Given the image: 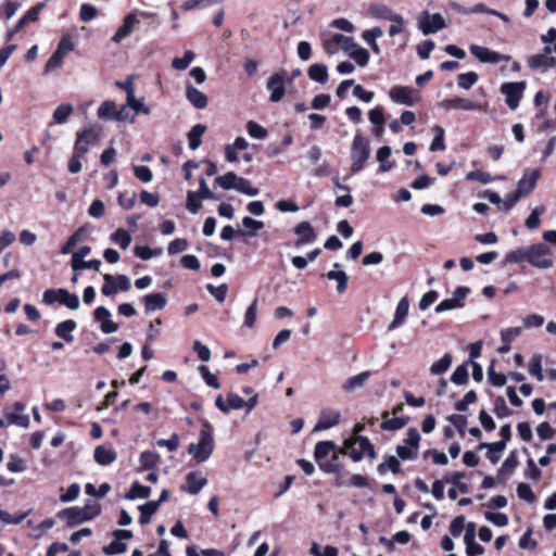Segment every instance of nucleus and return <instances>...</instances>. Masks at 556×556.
<instances>
[{"instance_id": "nucleus-1", "label": "nucleus", "mask_w": 556, "mask_h": 556, "mask_svg": "<svg viewBox=\"0 0 556 556\" xmlns=\"http://www.w3.org/2000/svg\"><path fill=\"white\" fill-rule=\"evenodd\" d=\"M343 42V51L348 53L361 67H364L369 62V52L354 42L352 37H346L341 34H333L330 38L323 41L325 51L329 54L337 53V43Z\"/></svg>"}, {"instance_id": "nucleus-2", "label": "nucleus", "mask_w": 556, "mask_h": 556, "mask_svg": "<svg viewBox=\"0 0 556 556\" xmlns=\"http://www.w3.org/2000/svg\"><path fill=\"white\" fill-rule=\"evenodd\" d=\"M339 448L332 441H320L315 445L314 457L318 467L326 473L340 471Z\"/></svg>"}, {"instance_id": "nucleus-3", "label": "nucleus", "mask_w": 556, "mask_h": 556, "mask_svg": "<svg viewBox=\"0 0 556 556\" xmlns=\"http://www.w3.org/2000/svg\"><path fill=\"white\" fill-rule=\"evenodd\" d=\"M214 451V438L212 434V426L205 422L200 430L199 440L197 443H191L188 446V453L192 456L195 463L201 464L206 462Z\"/></svg>"}, {"instance_id": "nucleus-4", "label": "nucleus", "mask_w": 556, "mask_h": 556, "mask_svg": "<svg viewBox=\"0 0 556 556\" xmlns=\"http://www.w3.org/2000/svg\"><path fill=\"white\" fill-rule=\"evenodd\" d=\"M339 453L349 455L354 462H361L365 455L370 459L376 457L374 445L366 437L355 435L344 441L342 447H339Z\"/></svg>"}, {"instance_id": "nucleus-5", "label": "nucleus", "mask_w": 556, "mask_h": 556, "mask_svg": "<svg viewBox=\"0 0 556 556\" xmlns=\"http://www.w3.org/2000/svg\"><path fill=\"white\" fill-rule=\"evenodd\" d=\"M370 153L369 139L357 132L351 143L350 170L352 174H357L365 168L366 163L370 157Z\"/></svg>"}, {"instance_id": "nucleus-6", "label": "nucleus", "mask_w": 556, "mask_h": 556, "mask_svg": "<svg viewBox=\"0 0 556 556\" xmlns=\"http://www.w3.org/2000/svg\"><path fill=\"white\" fill-rule=\"evenodd\" d=\"M103 128L100 124L93 123L76 134L74 150L86 154L90 147L94 146L101 138Z\"/></svg>"}, {"instance_id": "nucleus-7", "label": "nucleus", "mask_w": 556, "mask_h": 556, "mask_svg": "<svg viewBox=\"0 0 556 556\" xmlns=\"http://www.w3.org/2000/svg\"><path fill=\"white\" fill-rule=\"evenodd\" d=\"M99 514V507L97 505L86 507H68L58 513V518L66 521L67 526L74 527L79 523L91 520Z\"/></svg>"}, {"instance_id": "nucleus-8", "label": "nucleus", "mask_w": 556, "mask_h": 556, "mask_svg": "<svg viewBox=\"0 0 556 556\" xmlns=\"http://www.w3.org/2000/svg\"><path fill=\"white\" fill-rule=\"evenodd\" d=\"M552 251L544 243H536L528 247V263L541 269H546L553 266L551 258Z\"/></svg>"}, {"instance_id": "nucleus-9", "label": "nucleus", "mask_w": 556, "mask_h": 556, "mask_svg": "<svg viewBox=\"0 0 556 556\" xmlns=\"http://www.w3.org/2000/svg\"><path fill=\"white\" fill-rule=\"evenodd\" d=\"M526 88V81L502 84L501 92L504 94L505 102L510 110L515 111L519 106Z\"/></svg>"}, {"instance_id": "nucleus-10", "label": "nucleus", "mask_w": 556, "mask_h": 556, "mask_svg": "<svg viewBox=\"0 0 556 556\" xmlns=\"http://www.w3.org/2000/svg\"><path fill=\"white\" fill-rule=\"evenodd\" d=\"M417 22L419 29L425 36L435 34L446 27V22L440 13L430 14L427 11L422 12L418 16Z\"/></svg>"}, {"instance_id": "nucleus-11", "label": "nucleus", "mask_w": 556, "mask_h": 556, "mask_svg": "<svg viewBox=\"0 0 556 556\" xmlns=\"http://www.w3.org/2000/svg\"><path fill=\"white\" fill-rule=\"evenodd\" d=\"M104 283L101 292L105 296H113L118 291H128L131 287L130 279L126 275L112 276L109 274L103 275Z\"/></svg>"}, {"instance_id": "nucleus-12", "label": "nucleus", "mask_w": 556, "mask_h": 556, "mask_svg": "<svg viewBox=\"0 0 556 556\" xmlns=\"http://www.w3.org/2000/svg\"><path fill=\"white\" fill-rule=\"evenodd\" d=\"M390 99L399 104L412 106L420 99L418 90L406 86H394L389 92Z\"/></svg>"}, {"instance_id": "nucleus-13", "label": "nucleus", "mask_w": 556, "mask_h": 556, "mask_svg": "<svg viewBox=\"0 0 556 556\" xmlns=\"http://www.w3.org/2000/svg\"><path fill=\"white\" fill-rule=\"evenodd\" d=\"M420 434L415 428L408 429L403 445L396 447V453L402 459H413L417 455Z\"/></svg>"}, {"instance_id": "nucleus-14", "label": "nucleus", "mask_w": 556, "mask_h": 556, "mask_svg": "<svg viewBox=\"0 0 556 556\" xmlns=\"http://www.w3.org/2000/svg\"><path fill=\"white\" fill-rule=\"evenodd\" d=\"M286 72L274 73L267 80L266 88L269 91V100L279 102L286 93Z\"/></svg>"}, {"instance_id": "nucleus-15", "label": "nucleus", "mask_w": 556, "mask_h": 556, "mask_svg": "<svg viewBox=\"0 0 556 556\" xmlns=\"http://www.w3.org/2000/svg\"><path fill=\"white\" fill-rule=\"evenodd\" d=\"M471 54L477 58L482 63L496 64L502 61H509L510 56L506 54H501L496 51L490 50L486 47L471 45L469 48Z\"/></svg>"}, {"instance_id": "nucleus-16", "label": "nucleus", "mask_w": 556, "mask_h": 556, "mask_svg": "<svg viewBox=\"0 0 556 556\" xmlns=\"http://www.w3.org/2000/svg\"><path fill=\"white\" fill-rule=\"evenodd\" d=\"M13 409L14 410H11L7 407L2 412L8 421V425H15L27 429L29 427V417L23 414L26 409L25 405L22 402H15L13 404Z\"/></svg>"}, {"instance_id": "nucleus-17", "label": "nucleus", "mask_w": 556, "mask_h": 556, "mask_svg": "<svg viewBox=\"0 0 556 556\" xmlns=\"http://www.w3.org/2000/svg\"><path fill=\"white\" fill-rule=\"evenodd\" d=\"M439 106L445 110L463 111H477L484 109L481 103L465 98L444 99L439 103Z\"/></svg>"}, {"instance_id": "nucleus-18", "label": "nucleus", "mask_w": 556, "mask_h": 556, "mask_svg": "<svg viewBox=\"0 0 556 556\" xmlns=\"http://www.w3.org/2000/svg\"><path fill=\"white\" fill-rule=\"evenodd\" d=\"M93 316L94 319L100 324V330L103 333H114L118 330V325L111 319L112 314L106 307H97L93 312Z\"/></svg>"}, {"instance_id": "nucleus-19", "label": "nucleus", "mask_w": 556, "mask_h": 556, "mask_svg": "<svg viewBox=\"0 0 556 556\" xmlns=\"http://www.w3.org/2000/svg\"><path fill=\"white\" fill-rule=\"evenodd\" d=\"M294 232L299 237L294 247L301 249L306 244H311L316 240V232L308 222H302L294 227Z\"/></svg>"}, {"instance_id": "nucleus-20", "label": "nucleus", "mask_w": 556, "mask_h": 556, "mask_svg": "<svg viewBox=\"0 0 556 556\" xmlns=\"http://www.w3.org/2000/svg\"><path fill=\"white\" fill-rule=\"evenodd\" d=\"M144 312L150 314L163 309L167 304V295L163 292L149 293L142 298Z\"/></svg>"}, {"instance_id": "nucleus-21", "label": "nucleus", "mask_w": 556, "mask_h": 556, "mask_svg": "<svg viewBox=\"0 0 556 556\" xmlns=\"http://www.w3.org/2000/svg\"><path fill=\"white\" fill-rule=\"evenodd\" d=\"M409 313V301L406 296H403L395 308L393 320L389 324L388 330L393 331L400 328L404 323Z\"/></svg>"}, {"instance_id": "nucleus-22", "label": "nucleus", "mask_w": 556, "mask_h": 556, "mask_svg": "<svg viewBox=\"0 0 556 556\" xmlns=\"http://www.w3.org/2000/svg\"><path fill=\"white\" fill-rule=\"evenodd\" d=\"M540 173L536 169L527 172L517 184V192L522 197L528 195L536 187Z\"/></svg>"}, {"instance_id": "nucleus-23", "label": "nucleus", "mask_w": 556, "mask_h": 556, "mask_svg": "<svg viewBox=\"0 0 556 556\" xmlns=\"http://www.w3.org/2000/svg\"><path fill=\"white\" fill-rule=\"evenodd\" d=\"M340 413L334 409H324L314 427V431H321L332 428L339 424Z\"/></svg>"}, {"instance_id": "nucleus-24", "label": "nucleus", "mask_w": 556, "mask_h": 556, "mask_svg": "<svg viewBox=\"0 0 556 556\" xmlns=\"http://www.w3.org/2000/svg\"><path fill=\"white\" fill-rule=\"evenodd\" d=\"M206 484L207 479L200 471H192L186 477L184 490L192 495H197Z\"/></svg>"}, {"instance_id": "nucleus-25", "label": "nucleus", "mask_w": 556, "mask_h": 556, "mask_svg": "<svg viewBox=\"0 0 556 556\" xmlns=\"http://www.w3.org/2000/svg\"><path fill=\"white\" fill-rule=\"evenodd\" d=\"M519 460L516 452H510L497 472V481L505 482L518 467Z\"/></svg>"}, {"instance_id": "nucleus-26", "label": "nucleus", "mask_w": 556, "mask_h": 556, "mask_svg": "<svg viewBox=\"0 0 556 556\" xmlns=\"http://www.w3.org/2000/svg\"><path fill=\"white\" fill-rule=\"evenodd\" d=\"M117 453L113 447L99 445L94 448V460L101 466H109L116 460Z\"/></svg>"}, {"instance_id": "nucleus-27", "label": "nucleus", "mask_w": 556, "mask_h": 556, "mask_svg": "<svg viewBox=\"0 0 556 556\" xmlns=\"http://www.w3.org/2000/svg\"><path fill=\"white\" fill-rule=\"evenodd\" d=\"M139 23V20L135 14H129L125 17L123 25L117 29L112 40L116 43L124 40L130 35L134 27Z\"/></svg>"}, {"instance_id": "nucleus-28", "label": "nucleus", "mask_w": 556, "mask_h": 556, "mask_svg": "<svg viewBox=\"0 0 556 556\" xmlns=\"http://www.w3.org/2000/svg\"><path fill=\"white\" fill-rule=\"evenodd\" d=\"M186 97L195 109L202 110L207 105V97L191 84H187Z\"/></svg>"}, {"instance_id": "nucleus-29", "label": "nucleus", "mask_w": 556, "mask_h": 556, "mask_svg": "<svg viewBox=\"0 0 556 556\" xmlns=\"http://www.w3.org/2000/svg\"><path fill=\"white\" fill-rule=\"evenodd\" d=\"M77 328V324L73 319H66L62 323H59L55 326L54 332L55 336L64 341L71 343L74 341L73 332Z\"/></svg>"}, {"instance_id": "nucleus-30", "label": "nucleus", "mask_w": 556, "mask_h": 556, "mask_svg": "<svg viewBox=\"0 0 556 556\" xmlns=\"http://www.w3.org/2000/svg\"><path fill=\"white\" fill-rule=\"evenodd\" d=\"M370 377H371V371H369V370L362 371L355 376L350 377L345 381V383L343 384L342 388L346 392H353L355 390L363 388Z\"/></svg>"}, {"instance_id": "nucleus-31", "label": "nucleus", "mask_w": 556, "mask_h": 556, "mask_svg": "<svg viewBox=\"0 0 556 556\" xmlns=\"http://www.w3.org/2000/svg\"><path fill=\"white\" fill-rule=\"evenodd\" d=\"M479 448H488L486 457L489 458V460L492 464H496L500 460L502 453L506 448V443H505V441H497V442H493V443H481L479 445Z\"/></svg>"}, {"instance_id": "nucleus-32", "label": "nucleus", "mask_w": 556, "mask_h": 556, "mask_svg": "<svg viewBox=\"0 0 556 556\" xmlns=\"http://www.w3.org/2000/svg\"><path fill=\"white\" fill-rule=\"evenodd\" d=\"M528 65L533 70H546L556 65V59L546 54H535L528 59Z\"/></svg>"}, {"instance_id": "nucleus-33", "label": "nucleus", "mask_w": 556, "mask_h": 556, "mask_svg": "<svg viewBox=\"0 0 556 556\" xmlns=\"http://www.w3.org/2000/svg\"><path fill=\"white\" fill-rule=\"evenodd\" d=\"M74 108L72 104L68 103H62L60 104L53 112L52 115V122L49 124V126H52L54 124H65L68 119V117L73 114Z\"/></svg>"}, {"instance_id": "nucleus-34", "label": "nucleus", "mask_w": 556, "mask_h": 556, "mask_svg": "<svg viewBox=\"0 0 556 556\" xmlns=\"http://www.w3.org/2000/svg\"><path fill=\"white\" fill-rule=\"evenodd\" d=\"M308 77L317 83L326 84L328 81V67L325 64H313L308 68Z\"/></svg>"}, {"instance_id": "nucleus-35", "label": "nucleus", "mask_w": 556, "mask_h": 556, "mask_svg": "<svg viewBox=\"0 0 556 556\" xmlns=\"http://www.w3.org/2000/svg\"><path fill=\"white\" fill-rule=\"evenodd\" d=\"M151 494V488L134 482L129 491L125 494V498L134 501L136 498H148Z\"/></svg>"}, {"instance_id": "nucleus-36", "label": "nucleus", "mask_w": 556, "mask_h": 556, "mask_svg": "<svg viewBox=\"0 0 556 556\" xmlns=\"http://www.w3.org/2000/svg\"><path fill=\"white\" fill-rule=\"evenodd\" d=\"M116 104L112 100H105L97 110V115L102 121L115 119Z\"/></svg>"}, {"instance_id": "nucleus-37", "label": "nucleus", "mask_w": 556, "mask_h": 556, "mask_svg": "<svg viewBox=\"0 0 556 556\" xmlns=\"http://www.w3.org/2000/svg\"><path fill=\"white\" fill-rule=\"evenodd\" d=\"M382 418L381 428L383 430L395 431L402 429L406 425L405 418L397 416L390 417L389 413H384Z\"/></svg>"}, {"instance_id": "nucleus-38", "label": "nucleus", "mask_w": 556, "mask_h": 556, "mask_svg": "<svg viewBox=\"0 0 556 556\" xmlns=\"http://www.w3.org/2000/svg\"><path fill=\"white\" fill-rule=\"evenodd\" d=\"M205 126L202 124H197L191 128L188 134V144L191 150H197L201 146V138L205 132Z\"/></svg>"}, {"instance_id": "nucleus-39", "label": "nucleus", "mask_w": 556, "mask_h": 556, "mask_svg": "<svg viewBox=\"0 0 556 556\" xmlns=\"http://www.w3.org/2000/svg\"><path fill=\"white\" fill-rule=\"evenodd\" d=\"M157 509H159V502L150 501L143 505H140L139 506V510H140L139 522L141 525L149 523L152 516L156 513Z\"/></svg>"}, {"instance_id": "nucleus-40", "label": "nucleus", "mask_w": 556, "mask_h": 556, "mask_svg": "<svg viewBox=\"0 0 556 556\" xmlns=\"http://www.w3.org/2000/svg\"><path fill=\"white\" fill-rule=\"evenodd\" d=\"M110 240L121 249L126 250L131 243V236L125 229L118 228L110 236Z\"/></svg>"}, {"instance_id": "nucleus-41", "label": "nucleus", "mask_w": 556, "mask_h": 556, "mask_svg": "<svg viewBox=\"0 0 556 556\" xmlns=\"http://www.w3.org/2000/svg\"><path fill=\"white\" fill-rule=\"evenodd\" d=\"M329 280L337 281V291L343 293L348 288L349 277L343 270H330L326 274Z\"/></svg>"}, {"instance_id": "nucleus-42", "label": "nucleus", "mask_w": 556, "mask_h": 556, "mask_svg": "<svg viewBox=\"0 0 556 556\" xmlns=\"http://www.w3.org/2000/svg\"><path fill=\"white\" fill-rule=\"evenodd\" d=\"M452 362V355L450 353H445L442 358L430 366V372L432 375H442L451 367Z\"/></svg>"}, {"instance_id": "nucleus-43", "label": "nucleus", "mask_w": 556, "mask_h": 556, "mask_svg": "<svg viewBox=\"0 0 556 556\" xmlns=\"http://www.w3.org/2000/svg\"><path fill=\"white\" fill-rule=\"evenodd\" d=\"M59 303L70 309H78L80 306L79 298L75 293H70L67 290L62 289Z\"/></svg>"}, {"instance_id": "nucleus-44", "label": "nucleus", "mask_w": 556, "mask_h": 556, "mask_svg": "<svg viewBox=\"0 0 556 556\" xmlns=\"http://www.w3.org/2000/svg\"><path fill=\"white\" fill-rule=\"evenodd\" d=\"M391 155V148L388 146H383L377 151V160L380 162L379 170L382 173L389 172L393 164L388 162L387 160Z\"/></svg>"}, {"instance_id": "nucleus-45", "label": "nucleus", "mask_w": 556, "mask_h": 556, "mask_svg": "<svg viewBox=\"0 0 556 556\" xmlns=\"http://www.w3.org/2000/svg\"><path fill=\"white\" fill-rule=\"evenodd\" d=\"M238 180H239L238 175H236L232 172H228L227 174H225L223 176H218L215 179V184L218 185L224 190H230V189H235Z\"/></svg>"}, {"instance_id": "nucleus-46", "label": "nucleus", "mask_w": 556, "mask_h": 556, "mask_svg": "<svg viewBox=\"0 0 556 556\" xmlns=\"http://www.w3.org/2000/svg\"><path fill=\"white\" fill-rule=\"evenodd\" d=\"M475 13L490 14V15L501 18L504 23H509V17L506 14H504L500 11L493 10V9H489L483 3H477L471 9H469V14H475Z\"/></svg>"}, {"instance_id": "nucleus-47", "label": "nucleus", "mask_w": 556, "mask_h": 556, "mask_svg": "<svg viewBox=\"0 0 556 556\" xmlns=\"http://www.w3.org/2000/svg\"><path fill=\"white\" fill-rule=\"evenodd\" d=\"M160 462V455L154 451H144L139 457V463L142 468L151 469Z\"/></svg>"}, {"instance_id": "nucleus-48", "label": "nucleus", "mask_w": 556, "mask_h": 556, "mask_svg": "<svg viewBox=\"0 0 556 556\" xmlns=\"http://www.w3.org/2000/svg\"><path fill=\"white\" fill-rule=\"evenodd\" d=\"M401 469L399 459L395 456H388L386 460L378 465V472L384 475L388 470L397 473Z\"/></svg>"}, {"instance_id": "nucleus-49", "label": "nucleus", "mask_w": 556, "mask_h": 556, "mask_svg": "<svg viewBox=\"0 0 556 556\" xmlns=\"http://www.w3.org/2000/svg\"><path fill=\"white\" fill-rule=\"evenodd\" d=\"M453 383L463 386L468 381V363H464L455 368L451 376Z\"/></svg>"}, {"instance_id": "nucleus-50", "label": "nucleus", "mask_w": 556, "mask_h": 556, "mask_svg": "<svg viewBox=\"0 0 556 556\" xmlns=\"http://www.w3.org/2000/svg\"><path fill=\"white\" fill-rule=\"evenodd\" d=\"M545 212V206H535L525 222L528 229H536L540 226V216Z\"/></svg>"}, {"instance_id": "nucleus-51", "label": "nucleus", "mask_w": 556, "mask_h": 556, "mask_svg": "<svg viewBox=\"0 0 556 556\" xmlns=\"http://www.w3.org/2000/svg\"><path fill=\"white\" fill-rule=\"evenodd\" d=\"M433 134H434V138L430 144V151L431 152H435V151H442V150H445V144H444V129L441 127V126H434L433 127Z\"/></svg>"}, {"instance_id": "nucleus-52", "label": "nucleus", "mask_w": 556, "mask_h": 556, "mask_svg": "<svg viewBox=\"0 0 556 556\" xmlns=\"http://www.w3.org/2000/svg\"><path fill=\"white\" fill-rule=\"evenodd\" d=\"M247 131L251 138L263 140L267 137V130L254 121L247 123Z\"/></svg>"}, {"instance_id": "nucleus-53", "label": "nucleus", "mask_w": 556, "mask_h": 556, "mask_svg": "<svg viewBox=\"0 0 556 556\" xmlns=\"http://www.w3.org/2000/svg\"><path fill=\"white\" fill-rule=\"evenodd\" d=\"M309 554L312 556H338L339 552L334 546L327 545L326 547L321 548L318 543L314 542L309 547Z\"/></svg>"}, {"instance_id": "nucleus-54", "label": "nucleus", "mask_w": 556, "mask_h": 556, "mask_svg": "<svg viewBox=\"0 0 556 556\" xmlns=\"http://www.w3.org/2000/svg\"><path fill=\"white\" fill-rule=\"evenodd\" d=\"M479 79V76L476 72H468L459 74L457 77V84L460 88L468 90L470 89Z\"/></svg>"}, {"instance_id": "nucleus-55", "label": "nucleus", "mask_w": 556, "mask_h": 556, "mask_svg": "<svg viewBox=\"0 0 556 556\" xmlns=\"http://www.w3.org/2000/svg\"><path fill=\"white\" fill-rule=\"evenodd\" d=\"M194 54L192 51L188 50L185 52L182 58H175L172 61V66L177 71H185L189 67V65L193 62Z\"/></svg>"}, {"instance_id": "nucleus-56", "label": "nucleus", "mask_w": 556, "mask_h": 556, "mask_svg": "<svg viewBox=\"0 0 556 556\" xmlns=\"http://www.w3.org/2000/svg\"><path fill=\"white\" fill-rule=\"evenodd\" d=\"M529 374L533 377H535L539 381L543 380L542 375V356L540 354H534L531 357L530 364H529Z\"/></svg>"}, {"instance_id": "nucleus-57", "label": "nucleus", "mask_w": 556, "mask_h": 556, "mask_svg": "<svg viewBox=\"0 0 556 556\" xmlns=\"http://www.w3.org/2000/svg\"><path fill=\"white\" fill-rule=\"evenodd\" d=\"M465 477L464 472H454L452 475H446L443 478V481L446 483L454 484L462 493H468V485L464 482H460V479Z\"/></svg>"}, {"instance_id": "nucleus-58", "label": "nucleus", "mask_w": 556, "mask_h": 556, "mask_svg": "<svg viewBox=\"0 0 556 556\" xmlns=\"http://www.w3.org/2000/svg\"><path fill=\"white\" fill-rule=\"evenodd\" d=\"M235 190L250 197H255L260 192L257 188L252 187L250 181L243 177H239Z\"/></svg>"}, {"instance_id": "nucleus-59", "label": "nucleus", "mask_w": 556, "mask_h": 556, "mask_svg": "<svg viewBox=\"0 0 556 556\" xmlns=\"http://www.w3.org/2000/svg\"><path fill=\"white\" fill-rule=\"evenodd\" d=\"M506 263L516 264L527 261L528 262V248L517 249L509 252L505 257Z\"/></svg>"}, {"instance_id": "nucleus-60", "label": "nucleus", "mask_w": 556, "mask_h": 556, "mask_svg": "<svg viewBox=\"0 0 556 556\" xmlns=\"http://www.w3.org/2000/svg\"><path fill=\"white\" fill-rule=\"evenodd\" d=\"M73 50H74V43H73L71 35H68V34L63 35L59 41V45H58V48L55 51L59 52L60 54H62L63 56H66Z\"/></svg>"}, {"instance_id": "nucleus-61", "label": "nucleus", "mask_w": 556, "mask_h": 556, "mask_svg": "<svg viewBox=\"0 0 556 556\" xmlns=\"http://www.w3.org/2000/svg\"><path fill=\"white\" fill-rule=\"evenodd\" d=\"M7 468L11 472H23L26 470L25 462L17 455H10Z\"/></svg>"}, {"instance_id": "nucleus-62", "label": "nucleus", "mask_w": 556, "mask_h": 556, "mask_svg": "<svg viewBox=\"0 0 556 556\" xmlns=\"http://www.w3.org/2000/svg\"><path fill=\"white\" fill-rule=\"evenodd\" d=\"M127 545L119 539H114L109 545L103 547L106 555L122 554L126 552Z\"/></svg>"}, {"instance_id": "nucleus-63", "label": "nucleus", "mask_w": 556, "mask_h": 556, "mask_svg": "<svg viewBox=\"0 0 556 556\" xmlns=\"http://www.w3.org/2000/svg\"><path fill=\"white\" fill-rule=\"evenodd\" d=\"M372 13L377 18L391 22L393 17L397 14L393 12L387 5L380 4L372 8Z\"/></svg>"}, {"instance_id": "nucleus-64", "label": "nucleus", "mask_w": 556, "mask_h": 556, "mask_svg": "<svg viewBox=\"0 0 556 556\" xmlns=\"http://www.w3.org/2000/svg\"><path fill=\"white\" fill-rule=\"evenodd\" d=\"M390 23H391L390 28H389L390 37H394L405 30V20L402 15L396 14Z\"/></svg>"}]
</instances>
